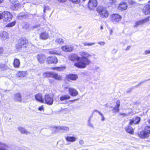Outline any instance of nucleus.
<instances>
[{"label": "nucleus", "instance_id": "obj_51", "mask_svg": "<svg viewBox=\"0 0 150 150\" xmlns=\"http://www.w3.org/2000/svg\"><path fill=\"white\" fill-rule=\"evenodd\" d=\"M38 110L40 111H42V110H43V106H40L39 107Z\"/></svg>", "mask_w": 150, "mask_h": 150}, {"label": "nucleus", "instance_id": "obj_32", "mask_svg": "<svg viewBox=\"0 0 150 150\" xmlns=\"http://www.w3.org/2000/svg\"><path fill=\"white\" fill-rule=\"evenodd\" d=\"M115 0H108L107 4L108 6H110L115 3Z\"/></svg>", "mask_w": 150, "mask_h": 150}, {"label": "nucleus", "instance_id": "obj_9", "mask_svg": "<svg viewBox=\"0 0 150 150\" xmlns=\"http://www.w3.org/2000/svg\"><path fill=\"white\" fill-rule=\"evenodd\" d=\"M47 62L48 64H56L58 62V60L55 57H49L47 58Z\"/></svg>", "mask_w": 150, "mask_h": 150}, {"label": "nucleus", "instance_id": "obj_59", "mask_svg": "<svg viewBox=\"0 0 150 150\" xmlns=\"http://www.w3.org/2000/svg\"><path fill=\"white\" fill-rule=\"evenodd\" d=\"M16 1H17V0H10V2L13 4H14Z\"/></svg>", "mask_w": 150, "mask_h": 150}, {"label": "nucleus", "instance_id": "obj_39", "mask_svg": "<svg viewBox=\"0 0 150 150\" xmlns=\"http://www.w3.org/2000/svg\"><path fill=\"white\" fill-rule=\"evenodd\" d=\"M15 23H16V22L13 21L11 23L8 24L6 25V27H12L14 26L15 25Z\"/></svg>", "mask_w": 150, "mask_h": 150}, {"label": "nucleus", "instance_id": "obj_16", "mask_svg": "<svg viewBox=\"0 0 150 150\" xmlns=\"http://www.w3.org/2000/svg\"><path fill=\"white\" fill-rule=\"evenodd\" d=\"M46 58L45 56L42 54H38L37 56V59L40 63H43L44 62Z\"/></svg>", "mask_w": 150, "mask_h": 150}, {"label": "nucleus", "instance_id": "obj_58", "mask_svg": "<svg viewBox=\"0 0 150 150\" xmlns=\"http://www.w3.org/2000/svg\"><path fill=\"white\" fill-rule=\"evenodd\" d=\"M4 51L3 49L1 47H0V54L3 53Z\"/></svg>", "mask_w": 150, "mask_h": 150}, {"label": "nucleus", "instance_id": "obj_7", "mask_svg": "<svg viewBox=\"0 0 150 150\" xmlns=\"http://www.w3.org/2000/svg\"><path fill=\"white\" fill-rule=\"evenodd\" d=\"M122 17L118 14H113L110 16V19L113 23H115L120 21Z\"/></svg>", "mask_w": 150, "mask_h": 150}, {"label": "nucleus", "instance_id": "obj_42", "mask_svg": "<svg viewBox=\"0 0 150 150\" xmlns=\"http://www.w3.org/2000/svg\"><path fill=\"white\" fill-rule=\"evenodd\" d=\"M141 21H142V24H143L144 23H146V22L149 21V18L148 17L146 18L143 20H142Z\"/></svg>", "mask_w": 150, "mask_h": 150}, {"label": "nucleus", "instance_id": "obj_54", "mask_svg": "<svg viewBox=\"0 0 150 150\" xmlns=\"http://www.w3.org/2000/svg\"><path fill=\"white\" fill-rule=\"evenodd\" d=\"M40 26V25H34L33 26L32 28L33 29H34L36 28H38Z\"/></svg>", "mask_w": 150, "mask_h": 150}, {"label": "nucleus", "instance_id": "obj_52", "mask_svg": "<svg viewBox=\"0 0 150 150\" xmlns=\"http://www.w3.org/2000/svg\"><path fill=\"white\" fill-rule=\"evenodd\" d=\"M130 114V113L129 112L128 113H127V114H126V113H120V114L122 115H124V116H127V115H128L129 114Z\"/></svg>", "mask_w": 150, "mask_h": 150}, {"label": "nucleus", "instance_id": "obj_14", "mask_svg": "<svg viewBox=\"0 0 150 150\" xmlns=\"http://www.w3.org/2000/svg\"><path fill=\"white\" fill-rule=\"evenodd\" d=\"M0 38L2 40H5L8 38V34L5 31H1L0 32Z\"/></svg>", "mask_w": 150, "mask_h": 150}, {"label": "nucleus", "instance_id": "obj_31", "mask_svg": "<svg viewBox=\"0 0 150 150\" xmlns=\"http://www.w3.org/2000/svg\"><path fill=\"white\" fill-rule=\"evenodd\" d=\"M49 53L50 54H59L60 53L59 51L54 50H50L49 51Z\"/></svg>", "mask_w": 150, "mask_h": 150}, {"label": "nucleus", "instance_id": "obj_61", "mask_svg": "<svg viewBox=\"0 0 150 150\" xmlns=\"http://www.w3.org/2000/svg\"><path fill=\"white\" fill-rule=\"evenodd\" d=\"M59 2H64L66 1V0H58Z\"/></svg>", "mask_w": 150, "mask_h": 150}, {"label": "nucleus", "instance_id": "obj_43", "mask_svg": "<svg viewBox=\"0 0 150 150\" xmlns=\"http://www.w3.org/2000/svg\"><path fill=\"white\" fill-rule=\"evenodd\" d=\"M96 112H98L99 114V115H100V116L101 117H102L101 120L102 121H104L105 118V117H104V116H103V114L101 112H99L97 110H96Z\"/></svg>", "mask_w": 150, "mask_h": 150}, {"label": "nucleus", "instance_id": "obj_50", "mask_svg": "<svg viewBox=\"0 0 150 150\" xmlns=\"http://www.w3.org/2000/svg\"><path fill=\"white\" fill-rule=\"evenodd\" d=\"M129 3L132 5L133 4L135 3V2L132 0H129Z\"/></svg>", "mask_w": 150, "mask_h": 150}, {"label": "nucleus", "instance_id": "obj_13", "mask_svg": "<svg viewBox=\"0 0 150 150\" xmlns=\"http://www.w3.org/2000/svg\"><path fill=\"white\" fill-rule=\"evenodd\" d=\"M61 48L63 51L65 52H71L74 50L73 46L71 45L62 46Z\"/></svg>", "mask_w": 150, "mask_h": 150}, {"label": "nucleus", "instance_id": "obj_1", "mask_svg": "<svg viewBox=\"0 0 150 150\" xmlns=\"http://www.w3.org/2000/svg\"><path fill=\"white\" fill-rule=\"evenodd\" d=\"M79 54L81 56L80 57V60L75 63L74 65L79 68H84L91 63L90 60L89 58L91 57V55L83 51L80 52Z\"/></svg>", "mask_w": 150, "mask_h": 150}, {"label": "nucleus", "instance_id": "obj_55", "mask_svg": "<svg viewBox=\"0 0 150 150\" xmlns=\"http://www.w3.org/2000/svg\"><path fill=\"white\" fill-rule=\"evenodd\" d=\"M79 144L81 145H82L84 144V141L83 140H80L79 142Z\"/></svg>", "mask_w": 150, "mask_h": 150}, {"label": "nucleus", "instance_id": "obj_62", "mask_svg": "<svg viewBox=\"0 0 150 150\" xmlns=\"http://www.w3.org/2000/svg\"><path fill=\"white\" fill-rule=\"evenodd\" d=\"M2 18H3L2 13V14L0 13V19H1Z\"/></svg>", "mask_w": 150, "mask_h": 150}, {"label": "nucleus", "instance_id": "obj_37", "mask_svg": "<svg viewBox=\"0 0 150 150\" xmlns=\"http://www.w3.org/2000/svg\"><path fill=\"white\" fill-rule=\"evenodd\" d=\"M144 130L147 132L148 134H150V126H147L144 128Z\"/></svg>", "mask_w": 150, "mask_h": 150}, {"label": "nucleus", "instance_id": "obj_28", "mask_svg": "<svg viewBox=\"0 0 150 150\" xmlns=\"http://www.w3.org/2000/svg\"><path fill=\"white\" fill-rule=\"evenodd\" d=\"M126 131L130 134H133L134 131L132 128L130 126H128L125 128Z\"/></svg>", "mask_w": 150, "mask_h": 150}, {"label": "nucleus", "instance_id": "obj_34", "mask_svg": "<svg viewBox=\"0 0 150 150\" xmlns=\"http://www.w3.org/2000/svg\"><path fill=\"white\" fill-rule=\"evenodd\" d=\"M5 144L0 142V150H6Z\"/></svg>", "mask_w": 150, "mask_h": 150}, {"label": "nucleus", "instance_id": "obj_30", "mask_svg": "<svg viewBox=\"0 0 150 150\" xmlns=\"http://www.w3.org/2000/svg\"><path fill=\"white\" fill-rule=\"evenodd\" d=\"M20 4L19 3L13 4L12 6V9L13 10H17L20 8Z\"/></svg>", "mask_w": 150, "mask_h": 150}, {"label": "nucleus", "instance_id": "obj_48", "mask_svg": "<svg viewBox=\"0 0 150 150\" xmlns=\"http://www.w3.org/2000/svg\"><path fill=\"white\" fill-rule=\"evenodd\" d=\"M74 4H78L80 2L81 0H71Z\"/></svg>", "mask_w": 150, "mask_h": 150}, {"label": "nucleus", "instance_id": "obj_41", "mask_svg": "<svg viewBox=\"0 0 150 150\" xmlns=\"http://www.w3.org/2000/svg\"><path fill=\"white\" fill-rule=\"evenodd\" d=\"M95 43L93 42L92 43H90L88 42H84L83 43V44L84 45V46H91L93 45H95Z\"/></svg>", "mask_w": 150, "mask_h": 150}, {"label": "nucleus", "instance_id": "obj_6", "mask_svg": "<svg viewBox=\"0 0 150 150\" xmlns=\"http://www.w3.org/2000/svg\"><path fill=\"white\" fill-rule=\"evenodd\" d=\"M3 19L4 21L9 22L12 19V16L10 13L7 11L2 12Z\"/></svg>", "mask_w": 150, "mask_h": 150}, {"label": "nucleus", "instance_id": "obj_24", "mask_svg": "<svg viewBox=\"0 0 150 150\" xmlns=\"http://www.w3.org/2000/svg\"><path fill=\"white\" fill-rule=\"evenodd\" d=\"M14 99L17 101H21L22 100L21 96L19 93H17L15 94Z\"/></svg>", "mask_w": 150, "mask_h": 150}, {"label": "nucleus", "instance_id": "obj_38", "mask_svg": "<svg viewBox=\"0 0 150 150\" xmlns=\"http://www.w3.org/2000/svg\"><path fill=\"white\" fill-rule=\"evenodd\" d=\"M143 25L141 21H137L136 22L135 24L134 25V27H137L138 26Z\"/></svg>", "mask_w": 150, "mask_h": 150}, {"label": "nucleus", "instance_id": "obj_57", "mask_svg": "<svg viewBox=\"0 0 150 150\" xmlns=\"http://www.w3.org/2000/svg\"><path fill=\"white\" fill-rule=\"evenodd\" d=\"M98 43L100 45H104L105 43L104 42H98Z\"/></svg>", "mask_w": 150, "mask_h": 150}, {"label": "nucleus", "instance_id": "obj_47", "mask_svg": "<svg viewBox=\"0 0 150 150\" xmlns=\"http://www.w3.org/2000/svg\"><path fill=\"white\" fill-rule=\"evenodd\" d=\"M50 9V8L49 6H45L44 7V12L45 13L46 10H49Z\"/></svg>", "mask_w": 150, "mask_h": 150}, {"label": "nucleus", "instance_id": "obj_36", "mask_svg": "<svg viewBox=\"0 0 150 150\" xmlns=\"http://www.w3.org/2000/svg\"><path fill=\"white\" fill-rule=\"evenodd\" d=\"M24 17H25V14L24 12H22L21 13L17 16V18L19 19H21Z\"/></svg>", "mask_w": 150, "mask_h": 150}, {"label": "nucleus", "instance_id": "obj_46", "mask_svg": "<svg viewBox=\"0 0 150 150\" xmlns=\"http://www.w3.org/2000/svg\"><path fill=\"white\" fill-rule=\"evenodd\" d=\"M113 110L114 112H119L120 109L119 108L115 107L113 108Z\"/></svg>", "mask_w": 150, "mask_h": 150}, {"label": "nucleus", "instance_id": "obj_64", "mask_svg": "<svg viewBox=\"0 0 150 150\" xmlns=\"http://www.w3.org/2000/svg\"><path fill=\"white\" fill-rule=\"evenodd\" d=\"M77 100V99H75L74 100H69V101H71V102H73L75 101L76 100Z\"/></svg>", "mask_w": 150, "mask_h": 150}, {"label": "nucleus", "instance_id": "obj_19", "mask_svg": "<svg viewBox=\"0 0 150 150\" xmlns=\"http://www.w3.org/2000/svg\"><path fill=\"white\" fill-rule=\"evenodd\" d=\"M80 57L75 54H72L69 56V59L71 61L76 60L78 62L80 60Z\"/></svg>", "mask_w": 150, "mask_h": 150}, {"label": "nucleus", "instance_id": "obj_45", "mask_svg": "<svg viewBox=\"0 0 150 150\" xmlns=\"http://www.w3.org/2000/svg\"><path fill=\"white\" fill-rule=\"evenodd\" d=\"M120 106V101L119 100H118L116 103V104L115 107L119 108Z\"/></svg>", "mask_w": 150, "mask_h": 150}, {"label": "nucleus", "instance_id": "obj_56", "mask_svg": "<svg viewBox=\"0 0 150 150\" xmlns=\"http://www.w3.org/2000/svg\"><path fill=\"white\" fill-rule=\"evenodd\" d=\"M88 125L90 127H93V125L92 124L91 122H89L88 123Z\"/></svg>", "mask_w": 150, "mask_h": 150}, {"label": "nucleus", "instance_id": "obj_20", "mask_svg": "<svg viewBox=\"0 0 150 150\" xmlns=\"http://www.w3.org/2000/svg\"><path fill=\"white\" fill-rule=\"evenodd\" d=\"M139 135L140 138H147L149 136V134L144 130V131L141 132L140 134H139Z\"/></svg>", "mask_w": 150, "mask_h": 150}, {"label": "nucleus", "instance_id": "obj_5", "mask_svg": "<svg viewBox=\"0 0 150 150\" xmlns=\"http://www.w3.org/2000/svg\"><path fill=\"white\" fill-rule=\"evenodd\" d=\"M28 40L25 38L21 39L19 40L18 43L16 45V48L19 50L22 48H25L27 46Z\"/></svg>", "mask_w": 150, "mask_h": 150}, {"label": "nucleus", "instance_id": "obj_22", "mask_svg": "<svg viewBox=\"0 0 150 150\" xmlns=\"http://www.w3.org/2000/svg\"><path fill=\"white\" fill-rule=\"evenodd\" d=\"M18 130L23 134H29L30 133L27 131L24 128L21 127L18 128Z\"/></svg>", "mask_w": 150, "mask_h": 150}, {"label": "nucleus", "instance_id": "obj_63", "mask_svg": "<svg viewBox=\"0 0 150 150\" xmlns=\"http://www.w3.org/2000/svg\"><path fill=\"white\" fill-rule=\"evenodd\" d=\"M130 48V46H128L127 47V48L126 49V50H129Z\"/></svg>", "mask_w": 150, "mask_h": 150}, {"label": "nucleus", "instance_id": "obj_2", "mask_svg": "<svg viewBox=\"0 0 150 150\" xmlns=\"http://www.w3.org/2000/svg\"><path fill=\"white\" fill-rule=\"evenodd\" d=\"M53 97L54 96L52 94H46L43 98L42 103H46L49 105H52L54 101Z\"/></svg>", "mask_w": 150, "mask_h": 150}, {"label": "nucleus", "instance_id": "obj_53", "mask_svg": "<svg viewBox=\"0 0 150 150\" xmlns=\"http://www.w3.org/2000/svg\"><path fill=\"white\" fill-rule=\"evenodd\" d=\"M109 30H110V35H112V33L113 32V30L111 28H110L109 29Z\"/></svg>", "mask_w": 150, "mask_h": 150}, {"label": "nucleus", "instance_id": "obj_49", "mask_svg": "<svg viewBox=\"0 0 150 150\" xmlns=\"http://www.w3.org/2000/svg\"><path fill=\"white\" fill-rule=\"evenodd\" d=\"M150 54V50H145L144 52V54L147 55Z\"/></svg>", "mask_w": 150, "mask_h": 150}, {"label": "nucleus", "instance_id": "obj_17", "mask_svg": "<svg viewBox=\"0 0 150 150\" xmlns=\"http://www.w3.org/2000/svg\"><path fill=\"white\" fill-rule=\"evenodd\" d=\"M127 7V4L125 2H122L119 4L118 8L119 10H123L126 9Z\"/></svg>", "mask_w": 150, "mask_h": 150}, {"label": "nucleus", "instance_id": "obj_33", "mask_svg": "<svg viewBox=\"0 0 150 150\" xmlns=\"http://www.w3.org/2000/svg\"><path fill=\"white\" fill-rule=\"evenodd\" d=\"M30 27L29 24L26 23H24L23 26V28L27 30H29L30 29Z\"/></svg>", "mask_w": 150, "mask_h": 150}, {"label": "nucleus", "instance_id": "obj_3", "mask_svg": "<svg viewBox=\"0 0 150 150\" xmlns=\"http://www.w3.org/2000/svg\"><path fill=\"white\" fill-rule=\"evenodd\" d=\"M42 76L45 78L52 77L58 80H60L62 78L61 76L60 75H58L57 74L51 72H46L43 73Z\"/></svg>", "mask_w": 150, "mask_h": 150}, {"label": "nucleus", "instance_id": "obj_40", "mask_svg": "<svg viewBox=\"0 0 150 150\" xmlns=\"http://www.w3.org/2000/svg\"><path fill=\"white\" fill-rule=\"evenodd\" d=\"M55 41L57 43L62 44L63 43V40L61 38H57L56 39Z\"/></svg>", "mask_w": 150, "mask_h": 150}, {"label": "nucleus", "instance_id": "obj_26", "mask_svg": "<svg viewBox=\"0 0 150 150\" xmlns=\"http://www.w3.org/2000/svg\"><path fill=\"white\" fill-rule=\"evenodd\" d=\"M20 62L19 59L15 58L14 60L13 65L14 67L16 68H18L20 67Z\"/></svg>", "mask_w": 150, "mask_h": 150}, {"label": "nucleus", "instance_id": "obj_11", "mask_svg": "<svg viewBox=\"0 0 150 150\" xmlns=\"http://www.w3.org/2000/svg\"><path fill=\"white\" fill-rule=\"evenodd\" d=\"M140 121V118L137 116L134 117L132 120H130L129 124L130 125H132L133 124H136L139 123Z\"/></svg>", "mask_w": 150, "mask_h": 150}, {"label": "nucleus", "instance_id": "obj_27", "mask_svg": "<svg viewBox=\"0 0 150 150\" xmlns=\"http://www.w3.org/2000/svg\"><path fill=\"white\" fill-rule=\"evenodd\" d=\"M27 74L26 71H19L17 74V76L18 77H23L25 76Z\"/></svg>", "mask_w": 150, "mask_h": 150}, {"label": "nucleus", "instance_id": "obj_29", "mask_svg": "<svg viewBox=\"0 0 150 150\" xmlns=\"http://www.w3.org/2000/svg\"><path fill=\"white\" fill-rule=\"evenodd\" d=\"M70 96L68 95H63L61 96L60 98V100L61 101H64L69 99L70 98Z\"/></svg>", "mask_w": 150, "mask_h": 150}, {"label": "nucleus", "instance_id": "obj_23", "mask_svg": "<svg viewBox=\"0 0 150 150\" xmlns=\"http://www.w3.org/2000/svg\"><path fill=\"white\" fill-rule=\"evenodd\" d=\"M35 97L37 100L41 103L43 102V98H42V95L41 93L37 94L35 95Z\"/></svg>", "mask_w": 150, "mask_h": 150}, {"label": "nucleus", "instance_id": "obj_8", "mask_svg": "<svg viewBox=\"0 0 150 150\" xmlns=\"http://www.w3.org/2000/svg\"><path fill=\"white\" fill-rule=\"evenodd\" d=\"M97 4L96 0H90L88 3V6L90 9H93L96 6Z\"/></svg>", "mask_w": 150, "mask_h": 150}, {"label": "nucleus", "instance_id": "obj_35", "mask_svg": "<svg viewBox=\"0 0 150 150\" xmlns=\"http://www.w3.org/2000/svg\"><path fill=\"white\" fill-rule=\"evenodd\" d=\"M8 67L3 64H0V68L3 70L6 69L8 68Z\"/></svg>", "mask_w": 150, "mask_h": 150}, {"label": "nucleus", "instance_id": "obj_10", "mask_svg": "<svg viewBox=\"0 0 150 150\" xmlns=\"http://www.w3.org/2000/svg\"><path fill=\"white\" fill-rule=\"evenodd\" d=\"M49 38L50 34L46 31L43 32L40 34V38L41 40H46Z\"/></svg>", "mask_w": 150, "mask_h": 150}, {"label": "nucleus", "instance_id": "obj_18", "mask_svg": "<svg viewBox=\"0 0 150 150\" xmlns=\"http://www.w3.org/2000/svg\"><path fill=\"white\" fill-rule=\"evenodd\" d=\"M66 78L69 81V80L75 81L78 78V76L76 75L69 74L66 76Z\"/></svg>", "mask_w": 150, "mask_h": 150}, {"label": "nucleus", "instance_id": "obj_21", "mask_svg": "<svg viewBox=\"0 0 150 150\" xmlns=\"http://www.w3.org/2000/svg\"><path fill=\"white\" fill-rule=\"evenodd\" d=\"M54 128L55 129H56L57 130H61L65 131V132H67L69 130V128L67 127L64 126H58L54 127Z\"/></svg>", "mask_w": 150, "mask_h": 150}, {"label": "nucleus", "instance_id": "obj_60", "mask_svg": "<svg viewBox=\"0 0 150 150\" xmlns=\"http://www.w3.org/2000/svg\"><path fill=\"white\" fill-rule=\"evenodd\" d=\"M145 81H142L141 82H140V83H139L138 85L137 86H139V85H140L142 84L143 83H144Z\"/></svg>", "mask_w": 150, "mask_h": 150}, {"label": "nucleus", "instance_id": "obj_25", "mask_svg": "<svg viewBox=\"0 0 150 150\" xmlns=\"http://www.w3.org/2000/svg\"><path fill=\"white\" fill-rule=\"evenodd\" d=\"M65 139L67 142H73L75 141L76 138L74 137L67 136L65 137Z\"/></svg>", "mask_w": 150, "mask_h": 150}, {"label": "nucleus", "instance_id": "obj_44", "mask_svg": "<svg viewBox=\"0 0 150 150\" xmlns=\"http://www.w3.org/2000/svg\"><path fill=\"white\" fill-rule=\"evenodd\" d=\"M65 69V68L63 67H55L54 68V69H55L59 71H62Z\"/></svg>", "mask_w": 150, "mask_h": 150}, {"label": "nucleus", "instance_id": "obj_12", "mask_svg": "<svg viewBox=\"0 0 150 150\" xmlns=\"http://www.w3.org/2000/svg\"><path fill=\"white\" fill-rule=\"evenodd\" d=\"M69 93L73 96H76L78 94V92L75 89L72 88H69Z\"/></svg>", "mask_w": 150, "mask_h": 150}, {"label": "nucleus", "instance_id": "obj_4", "mask_svg": "<svg viewBox=\"0 0 150 150\" xmlns=\"http://www.w3.org/2000/svg\"><path fill=\"white\" fill-rule=\"evenodd\" d=\"M97 11L100 17L102 18H107L109 15L108 11L104 8L99 7L97 8Z\"/></svg>", "mask_w": 150, "mask_h": 150}, {"label": "nucleus", "instance_id": "obj_15", "mask_svg": "<svg viewBox=\"0 0 150 150\" xmlns=\"http://www.w3.org/2000/svg\"><path fill=\"white\" fill-rule=\"evenodd\" d=\"M143 11L145 15H147L150 13V4L145 6L143 8Z\"/></svg>", "mask_w": 150, "mask_h": 150}]
</instances>
